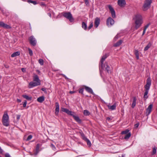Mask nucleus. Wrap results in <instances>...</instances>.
<instances>
[{
  "mask_svg": "<svg viewBox=\"0 0 157 157\" xmlns=\"http://www.w3.org/2000/svg\"><path fill=\"white\" fill-rule=\"evenodd\" d=\"M134 19L135 20V28L137 29L140 27L143 23L142 17L140 14H137L135 15Z\"/></svg>",
  "mask_w": 157,
  "mask_h": 157,
  "instance_id": "nucleus-1",
  "label": "nucleus"
},
{
  "mask_svg": "<svg viewBox=\"0 0 157 157\" xmlns=\"http://www.w3.org/2000/svg\"><path fill=\"white\" fill-rule=\"evenodd\" d=\"M147 83L145 86V92L144 93V98L145 100H146L148 98L147 94L148 90L149 89L150 86L151 85V81L150 78H148L147 80Z\"/></svg>",
  "mask_w": 157,
  "mask_h": 157,
  "instance_id": "nucleus-2",
  "label": "nucleus"
},
{
  "mask_svg": "<svg viewBox=\"0 0 157 157\" xmlns=\"http://www.w3.org/2000/svg\"><path fill=\"white\" fill-rule=\"evenodd\" d=\"M2 121L3 125L6 127L9 125V117L7 113H5L3 115Z\"/></svg>",
  "mask_w": 157,
  "mask_h": 157,
  "instance_id": "nucleus-3",
  "label": "nucleus"
},
{
  "mask_svg": "<svg viewBox=\"0 0 157 157\" xmlns=\"http://www.w3.org/2000/svg\"><path fill=\"white\" fill-rule=\"evenodd\" d=\"M62 14L64 17L68 19L71 22H72L74 21L72 15L70 12H63Z\"/></svg>",
  "mask_w": 157,
  "mask_h": 157,
  "instance_id": "nucleus-4",
  "label": "nucleus"
},
{
  "mask_svg": "<svg viewBox=\"0 0 157 157\" xmlns=\"http://www.w3.org/2000/svg\"><path fill=\"white\" fill-rule=\"evenodd\" d=\"M151 2V0H145L143 6V10H147L150 7Z\"/></svg>",
  "mask_w": 157,
  "mask_h": 157,
  "instance_id": "nucleus-5",
  "label": "nucleus"
},
{
  "mask_svg": "<svg viewBox=\"0 0 157 157\" xmlns=\"http://www.w3.org/2000/svg\"><path fill=\"white\" fill-rule=\"evenodd\" d=\"M29 40L31 44L35 46L36 44V41L33 36H31L29 38Z\"/></svg>",
  "mask_w": 157,
  "mask_h": 157,
  "instance_id": "nucleus-6",
  "label": "nucleus"
},
{
  "mask_svg": "<svg viewBox=\"0 0 157 157\" xmlns=\"http://www.w3.org/2000/svg\"><path fill=\"white\" fill-rule=\"evenodd\" d=\"M114 23V20L110 17H109L107 20L106 24L108 26H111Z\"/></svg>",
  "mask_w": 157,
  "mask_h": 157,
  "instance_id": "nucleus-7",
  "label": "nucleus"
},
{
  "mask_svg": "<svg viewBox=\"0 0 157 157\" xmlns=\"http://www.w3.org/2000/svg\"><path fill=\"white\" fill-rule=\"evenodd\" d=\"M108 6L111 12L112 17L113 18H115L116 17L115 12L113 8L112 7V6L110 5H108Z\"/></svg>",
  "mask_w": 157,
  "mask_h": 157,
  "instance_id": "nucleus-8",
  "label": "nucleus"
},
{
  "mask_svg": "<svg viewBox=\"0 0 157 157\" xmlns=\"http://www.w3.org/2000/svg\"><path fill=\"white\" fill-rule=\"evenodd\" d=\"M0 27H2L6 29H10L11 28L10 26L4 23L2 21H0Z\"/></svg>",
  "mask_w": 157,
  "mask_h": 157,
  "instance_id": "nucleus-9",
  "label": "nucleus"
},
{
  "mask_svg": "<svg viewBox=\"0 0 157 157\" xmlns=\"http://www.w3.org/2000/svg\"><path fill=\"white\" fill-rule=\"evenodd\" d=\"M61 109L62 111L66 113L69 115H70L72 116L73 114H74V112L69 110V109L66 108H62Z\"/></svg>",
  "mask_w": 157,
  "mask_h": 157,
  "instance_id": "nucleus-10",
  "label": "nucleus"
},
{
  "mask_svg": "<svg viewBox=\"0 0 157 157\" xmlns=\"http://www.w3.org/2000/svg\"><path fill=\"white\" fill-rule=\"evenodd\" d=\"M153 107V105L150 104L146 109V115L147 116L148 115L151 113L152 109Z\"/></svg>",
  "mask_w": 157,
  "mask_h": 157,
  "instance_id": "nucleus-11",
  "label": "nucleus"
},
{
  "mask_svg": "<svg viewBox=\"0 0 157 157\" xmlns=\"http://www.w3.org/2000/svg\"><path fill=\"white\" fill-rule=\"evenodd\" d=\"M104 65L105 66L103 67H101L102 69H104L105 68V70L107 71V72L109 74L111 73V69L110 67L108 66L107 63H105L104 64Z\"/></svg>",
  "mask_w": 157,
  "mask_h": 157,
  "instance_id": "nucleus-12",
  "label": "nucleus"
},
{
  "mask_svg": "<svg viewBox=\"0 0 157 157\" xmlns=\"http://www.w3.org/2000/svg\"><path fill=\"white\" fill-rule=\"evenodd\" d=\"M108 55H107V54H106L102 57V58L101 59L100 61V63L101 67H103L105 66V65H104V64L103 63V62L105 59H106V58L108 57Z\"/></svg>",
  "mask_w": 157,
  "mask_h": 157,
  "instance_id": "nucleus-13",
  "label": "nucleus"
},
{
  "mask_svg": "<svg viewBox=\"0 0 157 157\" xmlns=\"http://www.w3.org/2000/svg\"><path fill=\"white\" fill-rule=\"evenodd\" d=\"M118 4L121 7H124L126 4L125 0H118Z\"/></svg>",
  "mask_w": 157,
  "mask_h": 157,
  "instance_id": "nucleus-14",
  "label": "nucleus"
},
{
  "mask_svg": "<svg viewBox=\"0 0 157 157\" xmlns=\"http://www.w3.org/2000/svg\"><path fill=\"white\" fill-rule=\"evenodd\" d=\"M40 85V82H31L29 83V85L30 86H31V87L35 86H37Z\"/></svg>",
  "mask_w": 157,
  "mask_h": 157,
  "instance_id": "nucleus-15",
  "label": "nucleus"
},
{
  "mask_svg": "<svg viewBox=\"0 0 157 157\" xmlns=\"http://www.w3.org/2000/svg\"><path fill=\"white\" fill-rule=\"evenodd\" d=\"M100 19L98 17H96L95 20L94 26L96 28H97L100 23Z\"/></svg>",
  "mask_w": 157,
  "mask_h": 157,
  "instance_id": "nucleus-16",
  "label": "nucleus"
},
{
  "mask_svg": "<svg viewBox=\"0 0 157 157\" xmlns=\"http://www.w3.org/2000/svg\"><path fill=\"white\" fill-rule=\"evenodd\" d=\"M56 105V109L55 113L56 115L58 114L59 111V105L58 102H56L55 103Z\"/></svg>",
  "mask_w": 157,
  "mask_h": 157,
  "instance_id": "nucleus-17",
  "label": "nucleus"
},
{
  "mask_svg": "<svg viewBox=\"0 0 157 157\" xmlns=\"http://www.w3.org/2000/svg\"><path fill=\"white\" fill-rule=\"evenodd\" d=\"M86 90L90 94H93L94 93L92 89L90 87L86 86H84Z\"/></svg>",
  "mask_w": 157,
  "mask_h": 157,
  "instance_id": "nucleus-18",
  "label": "nucleus"
},
{
  "mask_svg": "<svg viewBox=\"0 0 157 157\" xmlns=\"http://www.w3.org/2000/svg\"><path fill=\"white\" fill-rule=\"evenodd\" d=\"M42 144H37L36 147V153H34V155H36L37 153L39 152V149L40 148V147L41 146Z\"/></svg>",
  "mask_w": 157,
  "mask_h": 157,
  "instance_id": "nucleus-19",
  "label": "nucleus"
},
{
  "mask_svg": "<svg viewBox=\"0 0 157 157\" xmlns=\"http://www.w3.org/2000/svg\"><path fill=\"white\" fill-rule=\"evenodd\" d=\"M116 103H115L114 104L112 105H108V109L111 110H114L116 109Z\"/></svg>",
  "mask_w": 157,
  "mask_h": 157,
  "instance_id": "nucleus-20",
  "label": "nucleus"
},
{
  "mask_svg": "<svg viewBox=\"0 0 157 157\" xmlns=\"http://www.w3.org/2000/svg\"><path fill=\"white\" fill-rule=\"evenodd\" d=\"M33 80L34 82H40V80L38 76L36 75H34L33 77Z\"/></svg>",
  "mask_w": 157,
  "mask_h": 157,
  "instance_id": "nucleus-21",
  "label": "nucleus"
},
{
  "mask_svg": "<svg viewBox=\"0 0 157 157\" xmlns=\"http://www.w3.org/2000/svg\"><path fill=\"white\" fill-rule=\"evenodd\" d=\"M73 118H74V119L77 122H78L79 123H81V119H80V118H79V117L78 116H75L74 114L72 116Z\"/></svg>",
  "mask_w": 157,
  "mask_h": 157,
  "instance_id": "nucleus-22",
  "label": "nucleus"
},
{
  "mask_svg": "<svg viewBox=\"0 0 157 157\" xmlns=\"http://www.w3.org/2000/svg\"><path fill=\"white\" fill-rule=\"evenodd\" d=\"M133 101L132 103V108H134L135 107V106H136V98L135 97H133Z\"/></svg>",
  "mask_w": 157,
  "mask_h": 157,
  "instance_id": "nucleus-23",
  "label": "nucleus"
},
{
  "mask_svg": "<svg viewBox=\"0 0 157 157\" xmlns=\"http://www.w3.org/2000/svg\"><path fill=\"white\" fill-rule=\"evenodd\" d=\"M44 100V97L43 96H41L37 99V101H38L40 103L42 102Z\"/></svg>",
  "mask_w": 157,
  "mask_h": 157,
  "instance_id": "nucleus-24",
  "label": "nucleus"
},
{
  "mask_svg": "<svg viewBox=\"0 0 157 157\" xmlns=\"http://www.w3.org/2000/svg\"><path fill=\"white\" fill-rule=\"evenodd\" d=\"M20 52H16L13 53L11 55V57H13L19 55Z\"/></svg>",
  "mask_w": 157,
  "mask_h": 157,
  "instance_id": "nucleus-25",
  "label": "nucleus"
},
{
  "mask_svg": "<svg viewBox=\"0 0 157 157\" xmlns=\"http://www.w3.org/2000/svg\"><path fill=\"white\" fill-rule=\"evenodd\" d=\"M122 42V41L121 40H120L114 44V46L115 47H118L120 46Z\"/></svg>",
  "mask_w": 157,
  "mask_h": 157,
  "instance_id": "nucleus-26",
  "label": "nucleus"
},
{
  "mask_svg": "<svg viewBox=\"0 0 157 157\" xmlns=\"http://www.w3.org/2000/svg\"><path fill=\"white\" fill-rule=\"evenodd\" d=\"M82 28L84 29V30H86L87 29V25L86 23L84 22H83L82 23Z\"/></svg>",
  "mask_w": 157,
  "mask_h": 157,
  "instance_id": "nucleus-27",
  "label": "nucleus"
},
{
  "mask_svg": "<svg viewBox=\"0 0 157 157\" xmlns=\"http://www.w3.org/2000/svg\"><path fill=\"white\" fill-rule=\"evenodd\" d=\"M135 54L136 55L137 59H139V51L137 50H136L135 51Z\"/></svg>",
  "mask_w": 157,
  "mask_h": 157,
  "instance_id": "nucleus-28",
  "label": "nucleus"
},
{
  "mask_svg": "<svg viewBox=\"0 0 157 157\" xmlns=\"http://www.w3.org/2000/svg\"><path fill=\"white\" fill-rule=\"evenodd\" d=\"M151 44L150 43H149L147 46L144 48V51H147L151 46Z\"/></svg>",
  "mask_w": 157,
  "mask_h": 157,
  "instance_id": "nucleus-29",
  "label": "nucleus"
},
{
  "mask_svg": "<svg viewBox=\"0 0 157 157\" xmlns=\"http://www.w3.org/2000/svg\"><path fill=\"white\" fill-rule=\"evenodd\" d=\"M131 136V133H130V132H129L125 135V136L124 137V139L126 140L128 139Z\"/></svg>",
  "mask_w": 157,
  "mask_h": 157,
  "instance_id": "nucleus-30",
  "label": "nucleus"
},
{
  "mask_svg": "<svg viewBox=\"0 0 157 157\" xmlns=\"http://www.w3.org/2000/svg\"><path fill=\"white\" fill-rule=\"evenodd\" d=\"M23 97L27 100H31V97H29L26 95H22Z\"/></svg>",
  "mask_w": 157,
  "mask_h": 157,
  "instance_id": "nucleus-31",
  "label": "nucleus"
},
{
  "mask_svg": "<svg viewBox=\"0 0 157 157\" xmlns=\"http://www.w3.org/2000/svg\"><path fill=\"white\" fill-rule=\"evenodd\" d=\"M156 153V147H154L153 148L152 155H153L154 154H155Z\"/></svg>",
  "mask_w": 157,
  "mask_h": 157,
  "instance_id": "nucleus-32",
  "label": "nucleus"
},
{
  "mask_svg": "<svg viewBox=\"0 0 157 157\" xmlns=\"http://www.w3.org/2000/svg\"><path fill=\"white\" fill-rule=\"evenodd\" d=\"M129 130L127 129L124 131H123L121 132V134H127L128 133H129Z\"/></svg>",
  "mask_w": 157,
  "mask_h": 157,
  "instance_id": "nucleus-33",
  "label": "nucleus"
},
{
  "mask_svg": "<svg viewBox=\"0 0 157 157\" xmlns=\"http://www.w3.org/2000/svg\"><path fill=\"white\" fill-rule=\"evenodd\" d=\"M84 114L85 115L88 116L90 114V113L89 111L86 110H84Z\"/></svg>",
  "mask_w": 157,
  "mask_h": 157,
  "instance_id": "nucleus-34",
  "label": "nucleus"
},
{
  "mask_svg": "<svg viewBox=\"0 0 157 157\" xmlns=\"http://www.w3.org/2000/svg\"><path fill=\"white\" fill-rule=\"evenodd\" d=\"M85 141L86 142L87 145L89 147H90L91 146V143L90 141L88 139H87L86 140H85Z\"/></svg>",
  "mask_w": 157,
  "mask_h": 157,
  "instance_id": "nucleus-35",
  "label": "nucleus"
},
{
  "mask_svg": "<svg viewBox=\"0 0 157 157\" xmlns=\"http://www.w3.org/2000/svg\"><path fill=\"white\" fill-rule=\"evenodd\" d=\"M28 2L29 3H32L34 5H36L37 4V2L36 1H33L31 0H29L28 1Z\"/></svg>",
  "mask_w": 157,
  "mask_h": 157,
  "instance_id": "nucleus-36",
  "label": "nucleus"
},
{
  "mask_svg": "<svg viewBox=\"0 0 157 157\" xmlns=\"http://www.w3.org/2000/svg\"><path fill=\"white\" fill-rule=\"evenodd\" d=\"M81 135L82 138V139L84 140L85 141L87 139V138H86V137L85 136V135L83 133H81Z\"/></svg>",
  "mask_w": 157,
  "mask_h": 157,
  "instance_id": "nucleus-37",
  "label": "nucleus"
},
{
  "mask_svg": "<svg viewBox=\"0 0 157 157\" xmlns=\"http://www.w3.org/2000/svg\"><path fill=\"white\" fill-rule=\"evenodd\" d=\"M39 63L41 65H42L44 64V61L43 59H40L38 61Z\"/></svg>",
  "mask_w": 157,
  "mask_h": 157,
  "instance_id": "nucleus-38",
  "label": "nucleus"
},
{
  "mask_svg": "<svg viewBox=\"0 0 157 157\" xmlns=\"http://www.w3.org/2000/svg\"><path fill=\"white\" fill-rule=\"evenodd\" d=\"M28 50L29 51V54L30 56H32L33 55L32 51L29 48H28Z\"/></svg>",
  "mask_w": 157,
  "mask_h": 157,
  "instance_id": "nucleus-39",
  "label": "nucleus"
},
{
  "mask_svg": "<svg viewBox=\"0 0 157 157\" xmlns=\"http://www.w3.org/2000/svg\"><path fill=\"white\" fill-rule=\"evenodd\" d=\"M84 90V88H82L79 89V93L83 94V92Z\"/></svg>",
  "mask_w": 157,
  "mask_h": 157,
  "instance_id": "nucleus-40",
  "label": "nucleus"
},
{
  "mask_svg": "<svg viewBox=\"0 0 157 157\" xmlns=\"http://www.w3.org/2000/svg\"><path fill=\"white\" fill-rule=\"evenodd\" d=\"M32 138V135H30L29 136H28V137L27 139H26V140L27 141H28L29 140H30V139H31Z\"/></svg>",
  "mask_w": 157,
  "mask_h": 157,
  "instance_id": "nucleus-41",
  "label": "nucleus"
},
{
  "mask_svg": "<svg viewBox=\"0 0 157 157\" xmlns=\"http://www.w3.org/2000/svg\"><path fill=\"white\" fill-rule=\"evenodd\" d=\"M93 26V23L92 22H91L90 25L89 26V27H88V29H91L92 28Z\"/></svg>",
  "mask_w": 157,
  "mask_h": 157,
  "instance_id": "nucleus-42",
  "label": "nucleus"
},
{
  "mask_svg": "<svg viewBox=\"0 0 157 157\" xmlns=\"http://www.w3.org/2000/svg\"><path fill=\"white\" fill-rule=\"evenodd\" d=\"M51 147H52V148L53 150H55L56 147H55V146L53 144H51Z\"/></svg>",
  "mask_w": 157,
  "mask_h": 157,
  "instance_id": "nucleus-43",
  "label": "nucleus"
},
{
  "mask_svg": "<svg viewBox=\"0 0 157 157\" xmlns=\"http://www.w3.org/2000/svg\"><path fill=\"white\" fill-rule=\"evenodd\" d=\"M139 125V123H138L136 124H135L134 125V127L135 128H137L138 127Z\"/></svg>",
  "mask_w": 157,
  "mask_h": 157,
  "instance_id": "nucleus-44",
  "label": "nucleus"
},
{
  "mask_svg": "<svg viewBox=\"0 0 157 157\" xmlns=\"http://www.w3.org/2000/svg\"><path fill=\"white\" fill-rule=\"evenodd\" d=\"M85 3L86 5H87L89 3V0H84Z\"/></svg>",
  "mask_w": 157,
  "mask_h": 157,
  "instance_id": "nucleus-45",
  "label": "nucleus"
},
{
  "mask_svg": "<svg viewBox=\"0 0 157 157\" xmlns=\"http://www.w3.org/2000/svg\"><path fill=\"white\" fill-rule=\"evenodd\" d=\"M150 24L149 23V24H148L147 25H146L144 27V29H145V30H146L147 29L149 25Z\"/></svg>",
  "mask_w": 157,
  "mask_h": 157,
  "instance_id": "nucleus-46",
  "label": "nucleus"
},
{
  "mask_svg": "<svg viewBox=\"0 0 157 157\" xmlns=\"http://www.w3.org/2000/svg\"><path fill=\"white\" fill-rule=\"evenodd\" d=\"M26 104H27V101H25L23 104V106L24 107H26Z\"/></svg>",
  "mask_w": 157,
  "mask_h": 157,
  "instance_id": "nucleus-47",
  "label": "nucleus"
},
{
  "mask_svg": "<svg viewBox=\"0 0 157 157\" xmlns=\"http://www.w3.org/2000/svg\"><path fill=\"white\" fill-rule=\"evenodd\" d=\"M41 90L43 91L45 93H47V91L46 90V89L45 88H42L41 89Z\"/></svg>",
  "mask_w": 157,
  "mask_h": 157,
  "instance_id": "nucleus-48",
  "label": "nucleus"
},
{
  "mask_svg": "<svg viewBox=\"0 0 157 157\" xmlns=\"http://www.w3.org/2000/svg\"><path fill=\"white\" fill-rule=\"evenodd\" d=\"M60 75H62L63 77H64L66 79H68V78L65 75H64V74H60Z\"/></svg>",
  "mask_w": 157,
  "mask_h": 157,
  "instance_id": "nucleus-49",
  "label": "nucleus"
},
{
  "mask_svg": "<svg viewBox=\"0 0 157 157\" xmlns=\"http://www.w3.org/2000/svg\"><path fill=\"white\" fill-rule=\"evenodd\" d=\"M21 116L20 115H17V120H18L20 118Z\"/></svg>",
  "mask_w": 157,
  "mask_h": 157,
  "instance_id": "nucleus-50",
  "label": "nucleus"
},
{
  "mask_svg": "<svg viewBox=\"0 0 157 157\" xmlns=\"http://www.w3.org/2000/svg\"><path fill=\"white\" fill-rule=\"evenodd\" d=\"M5 156V157H10V155L8 154H6Z\"/></svg>",
  "mask_w": 157,
  "mask_h": 157,
  "instance_id": "nucleus-51",
  "label": "nucleus"
},
{
  "mask_svg": "<svg viewBox=\"0 0 157 157\" xmlns=\"http://www.w3.org/2000/svg\"><path fill=\"white\" fill-rule=\"evenodd\" d=\"M118 36L117 35H116L114 37V39L115 40H116L118 39Z\"/></svg>",
  "mask_w": 157,
  "mask_h": 157,
  "instance_id": "nucleus-52",
  "label": "nucleus"
},
{
  "mask_svg": "<svg viewBox=\"0 0 157 157\" xmlns=\"http://www.w3.org/2000/svg\"><path fill=\"white\" fill-rule=\"evenodd\" d=\"M17 101L19 102V103H20V102H21V100L20 99H17Z\"/></svg>",
  "mask_w": 157,
  "mask_h": 157,
  "instance_id": "nucleus-53",
  "label": "nucleus"
},
{
  "mask_svg": "<svg viewBox=\"0 0 157 157\" xmlns=\"http://www.w3.org/2000/svg\"><path fill=\"white\" fill-rule=\"evenodd\" d=\"M3 152V151L0 147V153H2Z\"/></svg>",
  "mask_w": 157,
  "mask_h": 157,
  "instance_id": "nucleus-54",
  "label": "nucleus"
},
{
  "mask_svg": "<svg viewBox=\"0 0 157 157\" xmlns=\"http://www.w3.org/2000/svg\"><path fill=\"white\" fill-rule=\"evenodd\" d=\"M21 70L23 72H24L25 71V69L24 68H22L21 69Z\"/></svg>",
  "mask_w": 157,
  "mask_h": 157,
  "instance_id": "nucleus-55",
  "label": "nucleus"
},
{
  "mask_svg": "<svg viewBox=\"0 0 157 157\" xmlns=\"http://www.w3.org/2000/svg\"><path fill=\"white\" fill-rule=\"evenodd\" d=\"M146 30H145V29H144L143 32V34H142L143 35L145 33Z\"/></svg>",
  "mask_w": 157,
  "mask_h": 157,
  "instance_id": "nucleus-56",
  "label": "nucleus"
},
{
  "mask_svg": "<svg viewBox=\"0 0 157 157\" xmlns=\"http://www.w3.org/2000/svg\"><path fill=\"white\" fill-rule=\"evenodd\" d=\"M75 92V91H71L69 92L71 94H73V93H74Z\"/></svg>",
  "mask_w": 157,
  "mask_h": 157,
  "instance_id": "nucleus-57",
  "label": "nucleus"
},
{
  "mask_svg": "<svg viewBox=\"0 0 157 157\" xmlns=\"http://www.w3.org/2000/svg\"><path fill=\"white\" fill-rule=\"evenodd\" d=\"M5 66L6 68H8L9 67V66L8 65H5Z\"/></svg>",
  "mask_w": 157,
  "mask_h": 157,
  "instance_id": "nucleus-58",
  "label": "nucleus"
},
{
  "mask_svg": "<svg viewBox=\"0 0 157 157\" xmlns=\"http://www.w3.org/2000/svg\"><path fill=\"white\" fill-rule=\"evenodd\" d=\"M36 71L38 73H40V71H39V70H36Z\"/></svg>",
  "mask_w": 157,
  "mask_h": 157,
  "instance_id": "nucleus-59",
  "label": "nucleus"
},
{
  "mask_svg": "<svg viewBox=\"0 0 157 157\" xmlns=\"http://www.w3.org/2000/svg\"><path fill=\"white\" fill-rule=\"evenodd\" d=\"M110 119V118L109 117H107V120H109Z\"/></svg>",
  "mask_w": 157,
  "mask_h": 157,
  "instance_id": "nucleus-60",
  "label": "nucleus"
},
{
  "mask_svg": "<svg viewBox=\"0 0 157 157\" xmlns=\"http://www.w3.org/2000/svg\"><path fill=\"white\" fill-rule=\"evenodd\" d=\"M0 157H1L0 156Z\"/></svg>",
  "mask_w": 157,
  "mask_h": 157,
  "instance_id": "nucleus-61",
  "label": "nucleus"
}]
</instances>
